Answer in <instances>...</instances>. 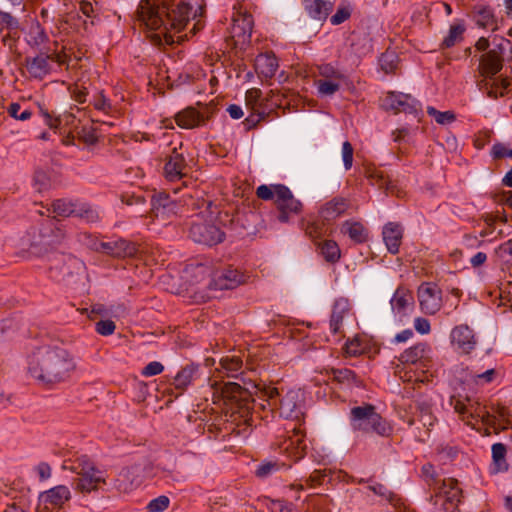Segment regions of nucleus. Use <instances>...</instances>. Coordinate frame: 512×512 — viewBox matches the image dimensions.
<instances>
[{
	"label": "nucleus",
	"mask_w": 512,
	"mask_h": 512,
	"mask_svg": "<svg viewBox=\"0 0 512 512\" xmlns=\"http://www.w3.org/2000/svg\"><path fill=\"white\" fill-rule=\"evenodd\" d=\"M204 0H141L134 12V19L141 27L153 31L155 43L172 44L171 34L180 33L192 19L202 16Z\"/></svg>",
	"instance_id": "1"
},
{
	"label": "nucleus",
	"mask_w": 512,
	"mask_h": 512,
	"mask_svg": "<svg viewBox=\"0 0 512 512\" xmlns=\"http://www.w3.org/2000/svg\"><path fill=\"white\" fill-rule=\"evenodd\" d=\"M70 353L60 347L37 348L28 358V372L45 385L66 381L75 369Z\"/></svg>",
	"instance_id": "2"
},
{
	"label": "nucleus",
	"mask_w": 512,
	"mask_h": 512,
	"mask_svg": "<svg viewBox=\"0 0 512 512\" xmlns=\"http://www.w3.org/2000/svg\"><path fill=\"white\" fill-rule=\"evenodd\" d=\"M212 398L215 404H222L229 421L237 426H252L254 423L255 400L248 388L237 382L214 381L211 383Z\"/></svg>",
	"instance_id": "3"
},
{
	"label": "nucleus",
	"mask_w": 512,
	"mask_h": 512,
	"mask_svg": "<svg viewBox=\"0 0 512 512\" xmlns=\"http://www.w3.org/2000/svg\"><path fill=\"white\" fill-rule=\"evenodd\" d=\"M53 226L54 220L48 219L46 221V227H43L40 230V240L31 244L30 253L37 256H44L47 254V261L50 264L49 269L51 273H54L52 274V277L56 279H64L65 276L72 275L74 270H81L83 268V263L71 255L58 252L48 254V247L59 243L64 238L63 231L60 228H55L53 230Z\"/></svg>",
	"instance_id": "4"
},
{
	"label": "nucleus",
	"mask_w": 512,
	"mask_h": 512,
	"mask_svg": "<svg viewBox=\"0 0 512 512\" xmlns=\"http://www.w3.org/2000/svg\"><path fill=\"white\" fill-rule=\"evenodd\" d=\"M256 195L261 200L274 202L276 219L280 223H291L303 212V203L283 184L260 185Z\"/></svg>",
	"instance_id": "5"
},
{
	"label": "nucleus",
	"mask_w": 512,
	"mask_h": 512,
	"mask_svg": "<svg viewBox=\"0 0 512 512\" xmlns=\"http://www.w3.org/2000/svg\"><path fill=\"white\" fill-rule=\"evenodd\" d=\"M184 205L192 210H199L196 219L191 221L189 229V237L198 244L213 246L224 240V232L212 223L203 222L205 213L211 207V201L200 198L191 194L184 197Z\"/></svg>",
	"instance_id": "6"
},
{
	"label": "nucleus",
	"mask_w": 512,
	"mask_h": 512,
	"mask_svg": "<svg viewBox=\"0 0 512 512\" xmlns=\"http://www.w3.org/2000/svg\"><path fill=\"white\" fill-rule=\"evenodd\" d=\"M62 469L69 470L77 475L72 481V486L75 491L82 494L98 491L100 485L106 483L105 473L96 468L86 455L64 460Z\"/></svg>",
	"instance_id": "7"
},
{
	"label": "nucleus",
	"mask_w": 512,
	"mask_h": 512,
	"mask_svg": "<svg viewBox=\"0 0 512 512\" xmlns=\"http://www.w3.org/2000/svg\"><path fill=\"white\" fill-rule=\"evenodd\" d=\"M261 394L270 410L278 408L280 415L286 419L300 420L304 415V397L302 391L299 389L289 390L281 398H279V390L275 387H267Z\"/></svg>",
	"instance_id": "8"
},
{
	"label": "nucleus",
	"mask_w": 512,
	"mask_h": 512,
	"mask_svg": "<svg viewBox=\"0 0 512 512\" xmlns=\"http://www.w3.org/2000/svg\"><path fill=\"white\" fill-rule=\"evenodd\" d=\"M350 424L353 430L364 433H376L387 437L392 432V427L383 419L370 404L353 407L350 411Z\"/></svg>",
	"instance_id": "9"
},
{
	"label": "nucleus",
	"mask_w": 512,
	"mask_h": 512,
	"mask_svg": "<svg viewBox=\"0 0 512 512\" xmlns=\"http://www.w3.org/2000/svg\"><path fill=\"white\" fill-rule=\"evenodd\" d=\"M450 403L467 424L474 425V422H482L491 426L496 424V416L491 414L486 406H483L475 399L469 397L461 399L460 397L453 396Z\"/></svg>",
	"instance_id": "10"
},
{
	"label": "nucleus",
	"mask_w": 512,
	"mask_h": 512,
	"mask_svg": "<svg viewBox=\"0 0 512 512\" xmlns=\"http://www.w3.org/2000/svg\"><path fill=\"white\" fill-rule=\"evenodd\" d=\"M434 490L435 494L431 496V502L435 507V512H455L457 510L461 490L455 479H444Z\"/></svg>",
	"instance_id": "11"
},
{
	"label": "nucleus",
	"mask_w": 512,
	"mask_h": 512,
	"mask_svg": "<svg viewBox=\"0 0 512 512\" xmlns=\"http://www.w3.org/2000/svg\"><path fill=\"white\" fill-rule=\"evenodd\" d=\"M277 449L294 462L302 459L307 450L305 435L300 427H293L292 434L276 443Z\"/></svg>",
	"instance_id": "12"
},
{
	"label": "nucleus",
	"mask_w": 512,
	"mask_h": 512,
	"mask_svg": "<svg viewBox=\"0 0 512 512\" xmlns=\"http://www.w3.org/2000/svg\"><path fill=\"white\" fill-rule=\"evenodd\" d=\"M418 300L422 311L433 315L441 308V291L436 285L424 283L418 288Z\"/></svg>",
	"instance_id": "13"
},
{
	"label": "nucleus",
	"mask_w": 512,
	"mask_h": 512,
	"mask_svg": "<svg viewBox=\"0 0 512 512\" xmlns=\"http://www.w3.org/2000/svg\"><path fill=\"white\" fill-rule=\"evenodd\" d=\"M179 210V204L165 192H158L151 199V213L155 218L167 220L176 215Z\"/></svg>",
	"instance_id": "14"
},
{
	"label": "nucleus",
	"mask_w": 512,
	"mask_h": 512,
	"mask_svg": "<svg viewBox=\"0 0 512 512\" xmlns=\"http://www.w3.org/2000/svg\"><path fill=\"white\" fill-rule=\"evenodd\" d=\"M93 249L117 258L132 257L137 252L136 245L124 239L108 242H95Z\"/></svg>",
	"instance_id": "15"
},
{
	"label": "nucleus",
	"mask_w": 512,
	"mask_h": 512,
	"mask_svg": "<svg viewBox=\"0 0 512 512\" xmlns=\"http://www.w3.org/2000/svg\"><path fill=\"white\" fill-rule=\"evenodd\" d=\"M188 170L185 157L174 148L172 153L166 158L164 165L165 178L170 182L179 181L187 176Z\"/></svg>",
	"instance_id": "16"
},
{
	"label": "nucleus",
	"mask_w": 512,
	"mask_h": 512,
	"mask_svg": "<svg viewBox=\"0 0 512 512\" xmlns=\"http://www.w3.org/2000/svg\"><path fill=\"white\" fill-rule=\"evenodd\" d=\"M451 343L459 352L468 354L475 348L477 340L471 328L459 325L451 331Z\"/></svg>",
	"instance_id": "17"
},
{
	"label": "nucleus",
	"mask_w": 512,
	"mask_h": 512,
	"mask_svg": "<svg viewBox=\"0 0 512 512\" xmlns=\"http://www.w3.org/2000/svg\"><path fill=\"white\" fill-rule=\"evenodd\" d=\"M471 17L480 28L490 29L492 32L499 29V20L490 6L476 4L472 8Z\"/></svg>",
	"instance_id": "18"
},
{
	"label": "nucleus",
	"mask_w": 512,
	"mask_h": 512,
	"mask_svg": "<svg viewBox=\"0 0 512 512\" xmlns=\"http://www.w3.org/2000/svg\"><path fill=\"white\" fill-rule=\"evenodd\" d=\"M392 311L399 316H406L414 309L412 292L405 287H398L390 300Z\"/></svg>",
	"instance_id": "19"
},
{
	"label": "nucleus",
	"mask_w": 512,
	"mask_h": 512,
	"mask_svg": "<svg viewBox=\"0 0 512 512\" xmlns=\"http://www.w3.org/2000/svg\"><path fill=\"white\" fill-rule=\"evenodd\" d=\"M252 15L247 11L238 10L233 16L232 37L242 39L244 43L249 40L253 29Z\"/></svg>",
	"instance_id": "20"
},
{
	"label": "nucleus",
	"mask_w": 512,
	"mask_h": 512,
	"mask_svg": "<svg viewBox=\"0 0 512 512\" xmlns=\"http://www.w3.org/2000/svg\"><path fill=\"white\" fill-rule=\"evenodd\" d=\"M244 282V276L234 269H226L216 274L213 285L215 289H234Z\"/></svg>",
	"instance_id": "21"
},
{
	"label": "nucleus",
	"mask_w": 512,
	"mask_h": 512,
	"mask_svg": "<svg viewBox=\"0 0 512 512\" xmlns=\"http://www.w3.org/2000/svg\"><path fill=\"white\" fill-rule=\"evenodd\" d=\"M502 62L503 59L497 51L490 50L486 52L480 59L481 74L486 79L495 77V75L502 69Z\"/></svg>",
	"instance_id": "22"
},
{
	"label": "nucleus",
	"mask_w": 512,
	"mask_h": 512,
	"mask_svg": "<svg viewBox=\"0 0 512 512\" xmlns=\"http://www.w3.org/2000/svg\"><path fill=\"white\" fill-rule=\"evenodd\" d=\"M382 234L388 251L397 254L403 237L402 226L398 223L389 222L384 226Z\"/></svg>",
	"instance_id": "23"
},
{
	"label": "nucleus",
	"mask_w": 512,
	"mask_h": 512,
	"mask_svg": "<svg viewBox=\"0 0 512 512\" xmlns=\"http://www.w3.org/2000/svg\"><path fill=\"white\" fill-rule=\"evenodd\" d=\"M350 312V303L345 298H339L334 302L330 317V330L333 334L341 332L344 317Z\"/></svg>",
	"instance_id": "24"
},
{
	"label": "nucleus",
	"mask_w": 512,
	"mask_h": 512,
	"mask_svg": "<svg viewBox=\"0 0 512 512\" xmlns=\"http://www.w3.org/2000/svg\"><path fill=\"white\" fill-rule=\"evenodd\" d=\"M41 494L44 496V502H50L58 510L62 509L64 504L72 497L71 491L66 485H57L41 492Z\"/></svg>",
	"instance_id": "25"
},
{
	"label": "nucleus",
	"mask_w": 512,
	"mask_h": 512,
	"mask_svg": "<svg viewBox=\"0 0 512 512\" xmlns=\"http://www.w3.org/2000/svg\"><path fill=\"white\" fill-rule=\"evenodd\" d=\"M50 57L45 54H39L35 57L26 58V69L31 77L42 79L50 71Z\"/></svg>",
	"instance_id": "26"
},
{
	"label": "nucleus",
	"mask_w": 512,
	"mask_h": 512,
	"mask_svg": "<svg viewBox=\"0 0 512 512\" xmlns=\"http://www.w3.org/2000/svg\"><path fill=\"white\" fill-rule=\"evenodd\" d=\"M510 81L508 78L492 77L484 79L481 84V89L487 92L488 97L497 99L503 97L509 90Z\"/></svg>",
	"instance_id": "27"
},
{
	"label": "nucleus",
	"mask_w": 512,
	"mask_h": 512,
	"mask_svg": "<svg viewBox=\"0 0 512 512\" xmlns=\"http://www.w3.org/2000/svg\"><path fill=\"white\" fill-rule=\"evenodd\" d=\"M349 202L343 197H335L328 201L320 210L324 220L330 221L340 217L348 209Z\"/></svg>",
	"instance_id": "28"
},
{
	"label": "nucleus",
	"mask_w": 512,
	"mask_h": 512,
	"mask_svg": "<svg viewBox=\"0 0 512 512\" xmlns=\"http://www.w3.org/2000/svg\"><path fill=\"white\" fill-rule=\"evenodd\" d=\"M199 367L191 364L183 367L173 378L171 385L180 393L198 377Z\"/></svg>",
	"instance_id": "29"
},
{
	"label": "nucleus",
	"mask_w": 512,
	"mask_h": 512,
	"mask_svg": "<svg viewBox=\"0 0 512 512\" xmlns=\"http://www.w3.org/2000/svg\"><path fill=\"white\" fill-rule=\"evenodd\" d=\"M304 9L315 20H324L333 9V3L326 0H304Z\"/></svg>",
	"instance_id": "30"
},
{
	"label": "nucleus",
	"mask_w": 512,
	"mask_h": 512,
	"mask_svg": "<svg viewBox=\"0 0 512 512\" xmlns=\"http://www.w3.org/2000/svg\"><path fill=\"white\" fill-rule=\"evenodd\" d=\"M277 68L278 61L274 55L268 53L260 54L255 59L256 72L265 78L273 77Z\"/></svg>",
	"instance_id": "31"
},
{
	"label": "nucleus",
	"mask_w": 512,
	"mask_h": 512,
	"mask_svg": "<svg viewBox=\"0 0 512 512\" xmlns=\"http://www.w3.org/2000/svg\"><path fill=\"white\" fill-rule=\"evenodd\" d=\"M178 126L184 129H192L204 122V116L194 108H187L175 115Z\"/></svg>",
	"instance_id": "32"
},
{
	"label": "nucleus",
	"mask_w": 512,
	"mask_h": 512,
	"mask_svg": "<svg viewBox=\"0 0 512 512\" xmlns=\"http://www.w3.org/2000/svg\"><path fill=\"white\" fill-rule=\"evenodd\" d=\"M430 348L426 343H418L406 349L399 357L402 363L415 364L428 357Z\"/></svg>",
	"instance_id": "33"
},
{
	"label": "nucleus",
	"mask_w": 512,
	"mask_h": 512,
	"mask_svg": "<svg viewBox=\"0 0 512 512\" xmlns=\"http://www.w3.org/2000/svg\"><path fill=\"white\" fill-rule=\"evenodd\" d=\"M371 183L379 189H384L387 193H396L395 181L384 171L375 169L369 173Z\"/></svg>",
	"instance_id": "34"
},
{
	"label": "nucleus",
	"mask_w": 512,
	"mask_h": 512,
	"mask_svg": "<svg viewBox=\"0 0 512 512\" xmlns=\"http://www.w3.org/2000/svg\"><path fill=\"white\" fill-rule=\"evenodd\" d=\"M330 373L332 374L333 380L339 384L357 387L361 385V380L358 378L355 372L348 368H332Z\"/></svg>",
	"instance_id": "35"
},
{
	"label": "nucleus",
	"mask_w": 512,
	"mask_h": 512,
	"mask_svg": "<svg viewBox=\"0 0 512 512\" xmlns=\"http://www.w3.org/2000/svg\"><path fill=\"white\" fill-rule=\"evenodd\" d=\"M242 360L237 356H226L220 360L218 370L226 374L227 377L238 378L241 373Z\"/></svg>",
	"instance_id": "36"
},
{
	"label": "nucleus",
	"mask_w": 512,
	"mask_h": 512,
	"mask_svg": "<svg viewBox=\"0 0 512 512\" xmlns=\"http://www.w3.org/2000/svg\"><path fill=\"white\" fill-rule=\"evenodd\" d=\"M342 232L348 234V236L356 243H362L367 238V232L364 226L359 222L346 221L342 225Z\"/></svg>",
	"instance_id": "37"
},
{
	"label": "nucleus",
	"mask_w": 512,
	"mask_h": 512,
	"mask_svg": "<svg viewBox=\"0 0 512 512\" xmlns=\"http://www.w3.org/2000/svg\"><path fill=\"white\" fill-rule=\"evenodd\" d=\"M465 32V25L462 21H459L450 26L448 35L443 39L441 48H451L456 43L460 42Z\"/></svg>",
	"instance_id": "38"
},
{
	"label": "nucleus",
	"mask_w": 512,
	"mask_h": 512,
	"mask_svg": "<svg viewBox=\"0 0 512 512\" xmlns=\"http://www.w3.org/2000/svg\"><path fill=\"white\" fill-rule=\"evenodd\" d=\"M79 203H74L66 199H58L53 202L52 210L57 216L69 217L76 216Z\"/></svg>",
	"instance_id": "39"
},
{
	"label": "nucleus",
	"mask_w": 512,
	"mask_h": 512,
	"mask_svg": "<svg viewBox=\"0 0 512 512\" xmlns=\"http://www.w3.org/2000/svg\"><path fill=\"white\" fill-rule=\"evenodd\" d=\"M319 251L327 262L334 263L340 258V249L335 241L325 240L319 243Z\"/></svg>",
	"instance_id": "40"
},
{
	"label": "nucleus",
	"mask_w": 512,
	"mask_h": 512,
	"mask_svg": "<svg viewBox=\"0 0 512 512\" xmlns=\"http://www.w3.org/2000/svg\"><path fill=\"white\" fill-rule=\"evenodd\" d=\"M33 182L37 191L42 192L48 190L52 186V178L49 170L43 168L36 169Z\"/></svg>",
	"instance_id": "41"
},
{
	"label": "nucleus",
	"mask_w": 512,
	"mask_h": 512,
	"mask_svg": "<svg viewBox=\"0 0 512 512\" xmlns=\"http://www.w3.org/2000/svg\"><path fill=\"white\" fill-rule=\"evenodd\" d=\"M291 465H286L285 463H280L278 461H266L262 462L256 469V476L260 478H266L273 474L276 471H279L282 467L289 468Z\"/></svg>",
	"instance_id": "42"
},
{
	"label": "nucleus",
	"mask_w": 512,
	"mask_h": 512,
	"mask_svg": "<svg viewBox=\"0 0 512 512\" xmlns=\"http://www.w3.org/2000/svg\"><path fill=\"white\" fill-rule=\"evenodd\" d=\"M130 469H123L115 480V487L121 492H129L133 489L135 479H130Z\"/></svg>",
	"instance_id": "43"
},
{
	"label": "nucleus",
	"mask_w": 512,
	"mask_h": 512,
	"mask_svg": "<svg viewBox=\"0 0 512 512\" xmlns=\"http://www.w3.org/2000/svg\"><path fill=\"white\" fill-rule=\"evenodd\" d=\"M28 38V43L35 47L43 45L48 40L46 32L39 24H36L30 28Z\"/></svg>",
	"instance_id": "44"
},
{
	"label": "nucleus",
	"mask_w": 512,
	"mask_h": 512,
	"mask_svg": "<svg viewBox=\"0 0 512 512\" xmlns=\"http://www.w3.org/2000/svg\"><path fill=\"white\" fill-rule=\"evenodd\" d=\"M317 90L322 96H332L340 89V81L322 80L316 81Z\"/></svg>",
	"instance_id": "45"
},
{
	"label": "nucleus",
	"mask_w": 512,
	"mask_h": 512,
	"mask_svg": "<svg viewBox=\"0 0 512 512\" xmlns=\"http://www.w3.org/2000/svg\"><path fill=\"white\" fill-rule=\"evenodd\" d=\"M379 63L381 66V69L385 73H391L394 72L397 68L398 64V57L393 51H386L383 53L379 59Z\"/></svg>",
	"instance_id": "46"
},
{
	"label": "nucleus",
	"mask_w": 512,
	"mask_h": 512,
	"mask_svg": "<svg viewBox=\"0 0 512 512\" xmlns=\"http://www.w3.org/2000/svg\"><path fill=\"white\" fill-rule=\"evenodd\" d=\"M427 113L432 116L438 124L445 125L452 123L456 116L452 111H438L432 106L427 107Z\"/></svg>",
	"instance_id": "47"
},
{
	"label": "nucleus",
	"mask_w": 512,
	"mask_h": 512,
	"mask_svg": "<svg viewBox=\"0 0 512 512\" xmlns=\"http://www.w3.org/2000/svg\"><path fill=\"white\" fill-rule=\"evenodd\" d=\"M318 72L322 80H336L341 81L344 75L331 64H322L318 67Z\"/></svg>",
	"instance_id": "48"
},
{
	"label": "nucleus",
	"mask_w": 512,
	"mask_h": 512,
	"mask_svg": "<svg viewBox=\"0 0 512 512\" xmlns=\"http://www.w3.org/2000/svg\"><path fill=\"white\" fill-rule=\"evenodd\" d=\"M0 26L2 27V29H6L8 31H14V30L19 29L20 22L11 13L0 9Z\"/></svg>",
	"instance_id": "49"
},
{
	"label": "nucleus",
	"mask_w": 512,
	"mask_h": 512,
	"mask_svg": "<svg viewBox=\"0 0 512 512\" xmlns=\"http://www.w3.org/2000/svg\"><path fill=\"white\" fill-rule=\"evenodd\" d=\"M399 99H401L400 112L416 113L419 110V102L410 95L399 93Z\"/></svg>",
	"instance_id": "50"
},
{
	"label": "nucleus",
	"mask_w": 512,
	"mask_h": 512,
	"mask_svg": "<svg viewBox=\"0 0 512 512\" xmlns=\"http://www.w3.org/2000/svg\"><path fill=\"white\" fill-rule=\"evenodd\" d=\"M76 216L85 219L87 222H96L99 219V215L95 209L85 203H79L77 208Z\"/></svg>",
	"instance_id": "51"
},
{
	"label": "nucleus",
	"mask_w": 512,
	"mask_h": 512,
	"mask_svg": "<svg viewBox=\"0 0 512 512\" xmlns=\"http://www.w3.org/2000/svg\"><path fill=\"white\" fill-rule=\"evenodd\" d=\"M435 421L434 416L432 415L430 409L428 407H424L420 409L419 414L414 418L410 424H414L416 422L421 423L424 427H431L433 426Z\"/></svg>",
	"instance_id": "52"
},
{
	"label": "nucleus",
	"mask_w": 512,
	"mask_h": 512,
	"mask_svg": "<svg viewBox=\"0 0 512 512\" xmlns=\"http://www.w3.org/2000/svg\"><path fill=\"white\" fill-rule=\"evenodd\" d=\"M21 105L19 103H11L7 109V113L17 119V120H21V121H25L27 119H29L32 115L31 111L29 109H24L23 111H21Z\"/></svg>",
	"instance_id": "53"
},
{
	"label": "nucleus",
	"mask_w": 512,
	"mask_h": 512,
	"mask_svg": "<svg viewBox=\"0 0 512 512\" xmlns=\"http://www.w3.org/2000/svg\"><path fill=\"white\" fill-rule=\"evenodd\" d=\"M170 500L167 496L161 495L153 500H151L147 509L149 512H163L169 506Z\"/></svg>",
	"instance_id": "54"
},
{
	"label": "nucleus",
	"mask_w": 512,
	"mask_h": 512,
	"mask_svg": "<svg viewBox=\"0 0 512 512\" xmlns=\"http://www.w3.org/2000/svg\"><path fill=\"white\" fill-rule=\"evenodd\" d=\"M351 16V9L349 6H339L336 13L331 16L330 22L332 25H340Z\"/></svg>",
	"instance_id": "55"
},
{
	"label": "nucleus",
	"mask_w": 512,
	"mask_h": 512,
	"mask_svg": "<svg viewBox=\"0 0 512 512\" xmlns=\"http://www.w3.org/2000/svg\"><path fill=\"white\" fill-rule=\"evenodd\" d=\"M368 489L387 501H392L393 499V493L381 483L372 481L371 484L368 485Z\"/></svg>",
	"instance_id": "56"
},
{
	"label": "nucleus",
	"mask_w": 512,
	"mask_h": 512,
	"mask_svg": "<svg viewBox=\"0 0 512 512\" xmlns=\"http://www.w3.org/2000/svg\"><path fill=\"white\" fill-rule=\"evenodd\" d=\"M77 134L78 138L87 145H93L98 140L95 130L92 127H82Z\"/></svg>",
	"instance_id": "57"
},
{
	"label": "nucleus",
	"mask_w": 512,
	"mask_h": 512,
	"mask_svg": "<svg viewBox=\"0 0 512 512\" xmlns=\"http://www.w3.org/2000/svg\"><path fill=\"white\" fill-rule=\"evenodd\" d=\"M345 352L349 356H357L364 352V346L360 338L355 337L345 345Z\"/></svg>",
	"instance_id": "58"
},
{
	"label": "nucleus",
	"mask_w": 512,
	"mask_h": 512,
	"mask_svg": "<svg viewBox=\"0 0 512 512\" xmlns=\"http://www.w3.org/2000/svg\"><path fill=\"white\" fill-rule=\"evenodd\" d=\"M116 328L115 323L112 320H100L96 323V331L103 336H109L114 333Z\"/></svg>",
	"instance_id": "59"
},
{
	"label": "nucleus",
	"mask_w": 512,
	"mask_h": 512,
	"mask_svg": "<svg viewBox=\"0 0 512 512\" xmlns=\"http://www.w3.org/2000/svg\"><path fill=\"white\" fill-rule=\"evenodd\" d=\"M506 447L502 443H495L492 445V457L494 462L501 466L505 462Z\"/></svg>",
	"instance_id": "60"
},
{
	"label": "nucleus",
	"mask_w": 512,
	"mask_h": 512,
	"mask_svg": "<svg viewBox=\"0 0 512 512\" xmlns=\"http://www.w3.org/2000/svg\"><path fill=\"white\" fill-rule=\"evenodd\" d=\"M79 12L82 13L86 18L91 19V24H94L93 19L96 17V9L94 5L86 0H82L79 2Z\"/></svg>",
	"instance_id": "61"
},
{
	"label": "nucleus",
	"mask_w": 512,
	"mask_h": 512,
	"mask_svg": "<svg viewBox=\"0 0 512 512\" xmlns=\"http://www.w3.org/2000/svg\"><path fill=\"white\" fill-rule=\"evenodd\" d=\"M342 158L345 169L349 170L353 163V147L348 141H345L342 145Z\"/></svg>",
	"instance_id": "62"
},
{
	"label": "nucleus",
	"mask_w": 512,
	"mask_h": 512,
	"mask_svg": "<svg viewBox=\"0 0 512 512\" xmlns=\"http://www.w3.org/2000/svg\"><path fill=\"white\" fill-rule=\"evenodd\" d=\"M491 155L494 159H501L505 157L512 158V149H508L505 145L497 143L493 145Z\"/></svg>",
	"instance_id": "63"
},
{
	"label": "nucleus",
	"mask_w": 512,
	"mask_h": 512,
	"mask_svg": "<svg viewBox=\"0 0 512 512\" xmlns=\"http://www.w3.org/2000/svg\"><path fill=\"white\" fill-rule=\"evenodd\" d=\"M499 257L504 259L506 262H512V239L501 244L497 250Z\"/></svg>",
	"instance_id": "64"
}]
</instances>
